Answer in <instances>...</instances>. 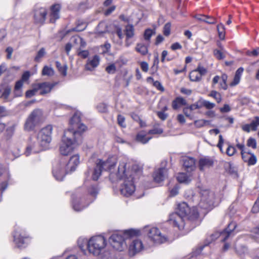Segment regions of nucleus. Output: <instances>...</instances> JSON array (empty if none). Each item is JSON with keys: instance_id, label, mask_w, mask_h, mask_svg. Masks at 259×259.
Instances as JSON below:
<instances>
[{"instance_id": "f257e3e1", "label": "nucleus", "mask_w": 259, "mask_h": 259, "mask_svg": "<svg viewBox=\"0 0 259 259\" xmlns=\"http://www.w3.org/2000/svg\"><path fill=\"white\" fill-rule=\"evenodd\" d=\"M116 162L117 158L115 156L110 157L105 161L98 159L93 171L92 179L94 181H97L103 170L108 171L110 172L109 178L111 181L114 182L122 179L124 180L120 188V193L122 195L128 197L135 191L134 178L128 171L126 159L124 158L120 160L117 169L114 171L113 169Z\"/></svg>"}, {"instance_id": "f03ea898", "label": "nucleus", "mask_w": 259, "mask_h": 259, "mask_svg": "<svg viewBox=\"0 0 259 259\" xmlns=\"http://www.w3.org/2000/svg\"><path fill=\"white\" fill-rule=\"evenodd\" d=\"M70 122L71 127L64 131L60 147V152L63 155H68L82 143V134L87 129L86 126L80 122L77 114H74Z\"/></svg>"}, {"instance_id": "7ed1b4c3", "label": "nucleus", "mask_w": 259, "mask_h": 259, "mask_svg": "<svg viewBox=\"0 0 259 259\" xmlns=\"http://www.w3.org/2000/svg\"><path fill=\"white\" fill-rule=\"evenodd\" d=\"M199 214L195 207L190 208L185 202H182L178 206L177 211L169 215V222L179 229L184 227V218L194 220L198 217Z\"/></svg>"}, {"instance_id": "20e7f679", "label": "nucleus", "mask_w": 259, "mask_h": 259, "mask_svg": "<svg viewBox=\"0 0 259 259\" xmlns=\"http://www.w3.org/2000/svg\"><path fill=\"white\" fill-rule=\"evenodd\" d=\"M79 162V156L76 154L70 157L67 164L64 162L57 163L53 169L54 177L58 181H62L67 173L75 170Z\"/></svg>"}, {"instance_id": "39448f33", "label": "nucleus", "mask_w": 259, "mask_h": 259, "mask_svg": "<svg viewBox=\"0 0 259 259\" xmlns=\"http://www.w3.org/2000/svg\"><path fill=\"white\" fill-rule=\"evenodd\" d=\"M139 231L131 229L125 230L123 233L119 232L113 234L109 238V242L111 246L115 249L122 251L126 247L125 240L137 235Z\"/></svg>"}, {"instance_id": "423d86ee", "label": "nucleus", "mask_w": 259, "mask_h": 259, "mask_svg": "<svg viewBox=\"0 0 259 259\" xmlns=\"http://www.w3.org/2000/svg\"><path fill=\"white\" fill-rule=\"evenodd\" d=\"M106 245V240L103 236H95L88 240V249L90 253L98 256L104 250Z\"/></svg>"}, {"instance_id": "0eeeda50", "label": "nucleus", "mask_w": 259, "mask_h": 259, "mask_svg": "<svg viewBox=\"0 0 259 259\" xmlns=\"http://www.w3.org/2000/svg\"><path fill=\"white\" fill-rule=\"evenodd\" d=\"M53 126L48 125L42 128L37 134V143L43 149L47 148L52 141Z\"/></svg>"}, {"instance_id": "6e6552de", "label": "nucleus", "mask_w": 259, "mask_h": 259, "mask_svg": "<svg viewBox=\"0 0 259 259\" xmlns=\"http://www.w3.org/2000/svg\"><path fill=\"white\" fill-rule=\"evenodd\" d=\"M42 111L41 109H36L29 114L26 120L24 129L26 131H31L40 122L42 119Z\"/></svg>"}, {"instance_id": "1a4fd4ad", "label": "nucleus", "mask_w": 259, "mask_h": 259, "mask_svg": "<svg viewBox=\"0 0 259 259\" xmlns=\"http://www.w3.org/2000/svg\"><path fill=\"white\" fill-rule=\"evenodd\" d=\"M200 194L201 199L199 203V207L205 209H211L214 203V193L208 189H201Z\"/></svg>"}, {"instance_id": "9d476101", "label": "nucleus", "mask_w": 259, "mask_h": 259, "mask_svg": "<svg viewBox=\"0 0 259 259\" xmlns=\"http://www.w3.org/2000/svg\"><path fill=\"white\" fill-rule=\"evenodd\" d=\"M72 200V206L74 210L79 211L87 207L93 200H88L81 194H77L73 195Z\"/></svg>"}, {"instance_id": "9b49d317", "label": "nucleus", "mask_w": 259, "mask_h": 259, "mask_svg": "<svg viewBox=\"0 0 259 259\" xmlns=\"http://www.w3.org/2000/svg\"><path fill=\"white\" fill-rule=\"evenodd\" d=\"M148 235L149 238L155 244H160L165 243L167 241V238L162 235L161 233L157 228H151L148 231Z\"/></svg>"}, {"instance_id": "f8f14e48", "label": "nucleus", "mask_w": 259, "mask_h": 259, "mask_svg": "<svg viewBox=\"0 0 259 259\" xmlns=\"http://www.w3.org/2000/svg\"><path fill=\"white\" fill-rule=\"evenodd\" d=\"M13 237L15 245L17 248L21 249L27 246L28 244L27 242V237L22 235L20 232L15 231Z\"/></svg>"}, {"instance_id": "ddd939ff", "label": "nucleus", "mask_w": 259, "mask_h": 259, "mask_svg": "<svg viewBox=\"0 0 259 259\" xmlns=\"http://www.w3.org/2000/svg\"><path fill=\"white\" fill-rule=\"evenodd\" d=\"M143 244L140 239H133L129 246V253L131 255H134L143 249Z\"/></svg>"}, {"instance_id": "4468645a", "label": "nucleus", "mask_w": 259, "mask_h": 259, "mask_svg": "<svg viewBox=\"0 0 259 259\" xmlns=\"http://www.w3.org/2000/svg\"><path fill=\"white\" fill-rule=\"evenodd\" d=\"M182 162L185 169L191 172L195 169V159L191 157L185 156L182 158Z\"/></svg>"}, {"instance_id": "2eb2a0df", "label": "nucleus", "mask_w": 259, "mask_h": 259, "mask_svg": "<svg viewBox=\"0 0 259 259\" xmlns=\"http://www.w3.org/2000/svg\"><path fill=\"white\" fill-rule=\"evenodd\" d=\"M36 85L38 91H40L39 94L41 95H44L49 93L51 91L52 89L55 86V83H51L48 82H44L42 83H36Z\"/></svg>"}, {"instance_id": "dca6fc26", "label": "nucleus", "mask_w": 259, "mask_h": 259, "mask_svg": "<svg viewBox=\"0 0 259 259\" xmlns=\"http://www.w3.org/2000/svg\"><path fill=\"white\" fill-rule=\"evenodd\" d=\"M259 126V116H255L250 124H245L241 126L242 130L246 133L251 131H255Z\"/></svg>"}, {"instance_id": "f3484780", "label": "nucleus", "mask_w": 259, "mask_h": 259, "mask_svg": "<svg viewBox=\"0 0 259 259\" xmlns=\"http://www.w3.org/2000/svg\"><path fill=\"white\" fill-rule=\"evenodd\" d=\"M100 60V57L98 55H95L92 58L89 59L85 66V69L89 71L94 70L99 65Z\"/></svg>"}, {"instance_id": "a211bd4d", "label": "nucleus", "mask_w": 259, "mask_h": 259, "mask_svg": "<svg viewBox=\"0 0 259 259\" xmlns=\"http://www.w3.org/2000/svg\"><path fill=\"white\" fill-rule=\"evenodd\" d=\"M47 11L46 9L40 8L34 11V18L36 23H42L46 19Z\"/></svg>"}, {"instance_id": "6ab92c4d", "label": "nucleus", "mask_w": 259, "mask_h": 259, "mask_svg": "<svg viewBox=\"0 0 259 259\" xmlns=\"http://www.w3.org/2000/svg\"><path fill=\"white\" fill-rule=\"evenodd\" d=\"M167 176V170L165 168H160L156 170L153 174V179L157 183L163 181Z\"/></svg>"}, {"instance_id": "aec40b11", "label": "nucleus", "mask_w": 259, "mask_h": 259, "mask_svg": "<svg viewBox=\"0 0 259 259\" xmlns=\"http://www.w3.org/2000/svg\"><path fill=\"white\" fill-rule=\"evenodd\" d=\"M242 158L243 161L246 163L248 165H254L256 162V157L254 154L249 152H242Z\"/></svg>"}, {"instance_id": "412c9836", "label": "nucleus", "mask_w": 259, "mask_h": 259, "mask_svg": "<svg viewBox=\"0 0 259 259\" xmlns=\"http://www.w3.org/2000/svg\"><path fill=\"white\" fill-rule=\"evenodd\" d=\"M199 168L202 170L206 168H209L213 164V160L210 157H204L199 160Z\"/></svg>"}, {"instance_id": "4be33fe9", "label": "nucleus", "mask_w": 259, "mask_h": 259, "mask_svg": "<svg viewBox=\"0 0 259 259\" xmlns=\"http://www.w3.org/2000/svg\"><path fill=\"white\" fill-rule=\"evenodd\" d=\"M60 10V6L58 4L54 5L52 6L50 18V21L52 23H54L55 21L59 18Z\"/></svg>"}, {"instance_id": "5701e85b", "label": "nucleus", "mask_w": 259, "mask_h": 259, "mask_svg": "<svg viewBox=\"0 0 259 259\" xmlns=\"http://www.w3.org/2000/svg\"><path fill=\"white\" fill-rule=\"evenodd\" d=\"M237 227V224L235 222H231L229 224L228 227L223 231V233H225V237L222 239V242L225 241L228 237L231 235L232 232L235 230Z\"/></svg>"}, {"instance_id": "b1692460", "label": "nucleus", "mask_w": 259, "mask_h": 259, "mask_svg": "<svg viewBox=\"0 0 259 259\" xmlns=\"http://www.w3.org/2000/svg\"><path fill=\"white\" fill-rule=\"evenodd\" d=\"M243 71L244 69L242 67H240L237 70L233 81L230 84L231 86L233 87L239 83Z\"/></svg>"}, {"instance_id": "393cba45", "label": "nucleus", "mask_w": 259, "mask_h": 259, "mask_svg": "<svg viewBox=\"0 0 259 259\" xmlns=\"http://www.w3.org/2000/svg\"><path fill=\"white\" fill-rule=\"evenodd\" d=\"M197 20L200 21L204 22L208 24H215L216 23L215 19L205 15H199L196 17Z\"/></svg>"}, {"instance_id": "a878e982", "label": "nucleus", "mask_w": 259, "mask_h": 259, "mask_svg": "<svg viewBox=\"0 0 259 259\" xmlns=\"http://www.w3.org/2000/svg\"><path fill=\"white\" fill-rule=\"evenodd\" d=\"M186 104V100L182 97H177L172 102V107L174 109H177L181 105Z\"/></svg>"}, {"instance_id": "bb28decb", "label": "nucleus", "mask_w": 259, "mask_h": 259, "mask_svg": "<svg viewBox=\"0 0 259 259\" xmlns=\"http://www.w3.org/2000/svg\"><path fill=\"white\" fill-rule=\"evenodd\" d=\"M225 233H223V232H215L213 234H212L210 237L209 239H207L206 241L207 243L206 244V245L210 243L211 241H213L217 239L218 238L220 237L221 238V241H222L223 238L225 237Z\"/></svg>"}, {"instance_id": "cd10ccee", "label": "nucleus", "mask_w": 259, "mask_h": 259, "mask_svg": "<svg viewBox=\"0 0 259 259\" xmlns=\"http://www.w3.org/2000/svg\"><path fill=\"white\" fill-rule=\"evenodd\" d=\"M135 50L142 55H146L148 52V47L142 43L137 44Z\"/></svg>"}, {"instance_id": "c85d7f7f", "label": "nucleus", "mask_w": 259, "mask_h": 259, "mask_svg": "<svg viewBox=\"0 0 259 259\" xmlns=\"http://www.w3.org/2000/svg\"><path fill=\"white\" fill-rule=\"evenodd\" d=\"M151 139V137H147L146 135L140 132L138 133L136 136V140L143 144H146Z\"/></svg>"}, {"instance_id": "c756f323", "label": "nucleus", "mask_w": 259, "mask_h": 259, "mask_svg": "<svg viewBox=\"0 0 259 259\" xmlns=\"http://www.w3.org/2000/svg\"><path fill=\"white\" fill-rule=\"evenodd\" d=\"M12 89L10 86H6L3 89V92L1 90V98H3L5 101H8L9 95L11 93Z\"/></svg>"}, {"instance_id": "7c9ffc66", "label": "nucleus", "mask_w": 259, "mask_h": 259, "mask_svg": "<svg viewBox=\"0 0 259 259\" xmlns=\"http://www.w3.org/2000/svg\"><path fill=\"white\" fill-rule=\"evenodd\" d=\"M177 180L180 183H188L190 182L191 179L190 177L186 174L182 172L180 173L177 177Z\"/></svg>"}, {"instance_id": "2f4dec72", "label": "nucleus", "mask_w": 259, "mask_h": 259, "mask_svg": "<svg viewBox=\"0 0 259 259\" xmlns=\"http://www.w3.org/2000/svg\"><path fill=\"white\" fill-rule=\"evenodd\" d=\"M88 240L85 238H80L78 240V245L80 249L85 254L86 252L85 248H88Z\"/></svg>"}, {"instance_id": "473e14b6", "label": "nucleus", "mask_w": 259, "mask_h": 259, "mask_svg": "<svg viewBox=\"0 0 259 259\" xmlns=\"http://www.w3.org/2000/svg\"><path fill=\"white\" fill-rule=\"evenodd\" d=\"M190 79L192 81H199L201 79V74L196 70L192 71L189 74Z\"/></svg>"}, {"instance_id": "72a5a7b5", "label": "nucleus", "mask_w": 259, "mask_h": 259, "mask_svg": "<svg viewBox=\"0 0 259 259\" xmlns=\"http://www.w3.org/2000/svg\"><path fill=\"white\" fill-rule=\"evenodd\" d=\"M56 66L59 72L62 74L63 76H66L67 74V65H62L61 64L59 61L56 62Z\"/></svg>"}, {"instance_id": "f704fd0d", "label": "nucleus", "mask_w": 259, "mask_h": 259, "mask_svg": "<svg viewBox=\"0 0 259 259\" xmlns=\"http://www.w3.org/2000/svg\"><path fill=\"white\" fill-rule=\"evenodd\" d=\"M125 32L126 38H130L134 35V28L132 25H127L125 27Z\"/></svg>"}, {"instance_id": "c9c22d12", "label": "nucleus", "mask_w": 259, "mask_h": 259, "mask_svg": "<svg viewBox=\"0 0 259 259\" xmlns=\"http://www.w3.org/2000/svg\"><path fill=\"white\" fill-rule=\"evenodd\" d=\"M41 74L44 76H51L54 75V71L52 67L45 66L42 69Z\"/></svg>"}, {"instance_id": "e433bc0d", "label": "nucleus", "mask_w": 259, "mask_h": 259, "mask_svg": "<svg viewBox=\"0 0 259 259\" xmlns=\"http://www.w3.org/2000/svg\"><path fill=\"white\" fill-rule=\"evenodd\" d=\"M217 30L220 39H224L225 38V26L223 24L220 23L217 26Z\"/></svg>"}, {"instance_id": "4c0bfd02", "label": "nucleus", "mask_w": 259, "mask_h": 259, "mask_svg": "<svg viewBox=\"0 0 259 259\" xmlns=\"http://www.w3.org/2000/svg\"><path fill=\"white\" fill-rule=\"evenodd\" d=\"M209 96L213 98L218 103L222 101V99L221 94L216 91H212L209 93Z\"/></svg>"}, {"instance_id": "58836bf2", "label": "nucleus", "mask_w": 259, "mask_h": 259, "mask_svg": "<svg viewBox=\"0 0 259 259\" xmlns=\"http://www.w3.org/2000/svg\"><path fill=\"white\" fill-rule=\"evenodd\" d=\"M210 121L204 119L197 120L194 121V125L196 127L200 128L204 126L206 124H209Z\"/></svg>"}, {"instance_id": "ea45409f", "label": "nucleus", "mask_w": 259, "mask_h": 259, "mask_svg": "<svg viewBox=\"0 0 259 259\" xmlns=\"http://www.w3.org/2000/svg\"><path fill=\"white\" fill-rule=\"evenodd\" d=\"M45 54V49L44 48H41L37 52V55L34 58V60L36 62H39L41 58H42Z\"/></svg>"}, {"instance_id": "a19ab883", "label": "nucleus", "mask_w": 259, "mask_h": 259, "mask_svg": "<svg viewBox=\"0 0 259 259\" xmlns=\"http://www.w3.org/2000/svg\"><path fill=\"white\" fill-rule=\"evenodd\" d=\"M106 71L109 74H114L116 70V67L114 63L108 65L105 69Z\"/></svg>"}, {"instance_id": "79ce46f5", "label": "nucleus", "mask_w": 259, "mask_h": 259, "mask_svg": "<svg viewBox=\"0 0 259 259\" xmlns=\"http://www.w3.org/2000/svg\"><path fill=\"white\" fill-rule=\"evenodd\" d=\"M38 91L36 84H34L32 90H28L26 92V97L27 98H31L35 95L36 92Z\"/></svg>"}, {"instance_id": "37998d69", "label": "nucleus", "mask_w": 259, "mask_h": 259, "mask_svg": "<svg viewBox=\"0 0 259 259\" xmlns=\"http://www.w3.org/2000/svg\"><path fill=\"white\" fill-rule=\"evenodd\" d=\"M35 147V145L34 144H32L31 145L28 146L26 148L25 155L26 156H28L31 153L32 151L34 153L37 152V150L34 149Z\"/></svg>"}, {"instance_id": "c03bdc74", "label": "nucleus", "mask_w": 259, "mask_h": 259, "mask_svg": "<svg viewBox=\"0 0 259 259\" xmlns=\"http://www.w3.org/2000/svg\"><path fill=\"white\" fill-rule=\"evenodd\" d=\"M97 109L99 112L105 113L107 111V106L105 103H100L97 105Z\"/></svg>"}, {"instance_id": "a18cd8bd", "label": "nucleus", "mask_w": 259, "mask_h": 259, "mask_svg": "<svg viewBox=\"0 0 259 259\" xmlns=\"http://www.w3.org/2000/svg\"><path fill=\"white\" fill-rule=\"evenodd\" d=\"M202 106L207 109H211L215 107V104L207 100H204L202 103Z\"/></svg>"}, {"instance_id": "49530a36", "label": "nucleus", "mask_w": 259, "mask_h": 259, "mask_svg": "<svg viewBox=\"0 0 259 259\" xmlns=\"http://www.w3.org/2000/svg\"><path fill=\"white\" fill-rule=\"evenodd\" d=\"M154 33V31L151 29H147L145 31L144 38L145 40H150L151 37Z\"/></svg>"}, {"instance_id": "de8ad7c7", "label": "nucleus", "mask_w": 259, "mask_h": 259, "mask_svg": "<svg viewBox=\"0 0 259 259\" xmlns=\"http://www.w3.org/2000/svg\"><path fill=\"white\" fill-rule=\"evenodd\" d=\"M116 34L119 38V40L117 41L116 43L121 45L122 39L123 38V34L122 32V30L120 28H117L116 31Z\"/></svg>"}, {"instance_id": "09e8293b", "label": "nucleus", "mask_w": 259, "mask_h": 259, "mask_svg": "<svg viewBox=\"0 0 259 259\" xmlns=\"http://www.w3.org/2000/svg\"><path fill=\"white\" fill-rule=\"evenodd\" d=\"M106 25L105 22H100L97 28V30L99 33H104L106 30Z\"/></svg>"}, {"instance_id": "8fccbe9b", "label": "nucleus", "mask_w": 259, "mask_h": 259, "mask_svg": "<svg viewBox=\"0 0 259 259\" xmlns=\"http://www.w3.org/2000/svg\"><path fill=\"white\" fill-rule=\"evenodd\" d=\"M247 145L248 147L255 149L256 148V142L255 139L252 138H249L247 140Z\"/></svg>"}, {"instance_id": "3c124183", "label": "nucleus", "mask_w": 259, "mask_h": 259, "mask_svg": "<svg viewBox=\"0 0 259 259\" xmlns=\"http://www.w3.org/2000/svg\"><path fill=\"white\" fill-rule=\"evenodd\" d=\"M89 192L91 196L95 197L98 193V189L97 187L92 186L89 188Z\"/></svg>"}, {"instance_id": "603ef678", "label": "nucleus", "mask_w": 259, "mask_h": 259, "mask_svg": "<svg viewBox=\"0 0 259 259\" xmlns=\"http://www.w3.org/2000/svg\"><path fill=\"white\" fill-rule=\"evenodd\" d=\"M171 25L170 23H167L165 24L163 28V33L165 36H168L170 33Z\"/></svg>"}, {"instance_id": "864d4df0", "label": "nucleus", "mask_w": 259, "mask_h": 259, "mask_svg": "<svg viewBox=\"0 0 259 259\" xmlns=\"http://www.w3.org/2000/svg\"><path fill=\"white\" fill-rule=\"evenodd\" d=\"M89 55V52L87 50H78V55L83 59L87 58Z\"/></svg>"}, {"instance_id": "5fc2aeb1", "label": "nucleus", "mask_w": 259, "mask_h": 259, "mask_svg": "<svg viewBox=\"0 0 259 259\" xmlns=\"http://www.w3.org/2000/svg\"><path fill=\"white\" fill-rule=\"evenodd\" d=\"M162 129L159 127H154L153 129L149 131V134H160L162 133Z\"/></svg>"}, {"instance_id": "6e6d98bb", "label": "nucleus", "mask_w": 259, "mask_h": 259, "mask_svg": "<svg viewBox=\"0 0 259 259\" xmlns=\"http://www.w3.org/2000/svg\"><path fill=\"white\" fill-rule=\"evenodd\" d=\"M117 121L119 125H120L121 127H125V124L124 123L125 118L123 116L118 115L117 117Z\"/></svg>"}, {"instance_id": "4d7b16f0", "label": "nucleus", "mask_w": 259, "mask_h": 259, "mask_svg": "<svg viewBox=\"0 0 259 259\" xmlns=\"http://www.w3.org/2000/svg\"><path fill=\"white\" fill-rule=\"evenodd\" d=\"M236 151L235 148L232 146H229L227 148L226 153L228 155L231 156L234 155Z\"/></svg>"}, {"instance_id": "13d9d810", "label": "nucleus", "mask_w": 259, "mask_h": 259, "mask_svg": "<svg viewBox=\"0 0 259 259\" xmlns=\"http://www.w3.org/2000/svg\"><path fill=\"white\" fill-rule=\"evenodd\" d=\"M71 40L74 45L77 46L79 45L80 42H81V37L79 36H74L71 38Z\"/></svg>"}, {"instance_id": "bf43d9fd", "label": "nucleus", "mask_w": 259, "mask_h": 259, "mask_svg": "<svg viewBox=\"0 0 259 259\" xmlns=\"http://www.w3.org/2000/svg\"><path fill=\"white\" fill-rule=\"evenodd\" d=\"M196 70L199 73H200V74H201V77H202V76L205 75L207 72L206 69L201 66H198Z\"/></svg>"}, {"instance_id": "052dcab7", "label": "nucleus", "mask_w": 259, "mask_h": 259, "mask_svg": "<svg viewBox=\"0 0 259 259\" xmlns=\"http://www.w3.org/2000/svg\"><path fill=\"white\" fill-rule=\"evenodd\" d=\"M23 84V82L22 80H18L16 82L15 86V91L16 92H19L20 89L22 88Z\"/></svg>"}, {"instance_id": "680f3d73", "label": "nucleus", "mask_w": 259, "mask_h": 259, "mask_svg": "<svg viewBox=\"0 0 259 259\" xmlns=\"http://www.w3.org/2000/svg\"><path fill=\"white\" fill-rule=\"evenodd\" d=\"M10 150L15 157H18L20 155V151L19 149L18 148L17 150H15L13 146H11L10 147Z\"/></svg>"}, {"instance_id": "e2e57ef3", "label": "nucleus", "mask_w": 259, "mask_h": 259, "mask_svg": "<svg viewBox=\"0 0 259 259\" xmlns=\"http://www.w3.org/2000/svg\"><path fill=\"white\" fill-rule=\"evenodd\" d=\"M157 115L162 120H165L167 117V114L164 113V111H158L157 112Z\"/></svg>"}, {"instance_id": "0e129e2a", "label": "nucleus", "mask_w": 259, "mask_h": 259, "mask_svg": "<svg viewBox=\"0 0 259 259\" xmlns=\"http://www.w3.org/2000/svg\"><path fill=\"white\" fill-rule=\"evenodd\" d=\"M214 55L219 60L222 59L224 58V56L223 53L218 50L214 51Z\"/></svg>"}, {"instance_id": "69168bd1", "label": "nucleus", "mask_w": 259, "mask_h": 259, "mask_svg": "<svg viewBox=\"0 0 259 259\" xmlns=\"http://www.w3.org/2000/svg\"><path fill=\"white\" fill-rule=\"evenodd\" d=\"M153 85L156 87L158 90L163 91L164 89L161 83L158 81H155L153 82Z\"/></svg>"}, {"instance_id": "338daca9", "label": "nucleus", "mask_w": 259, "mask_h": 259, "mask_svg": "<svg viewBox=\"0 0 259 259\" xmlns=\"http://www.w3.org/2000/svg\"><path fill=\"white\" fill-rule=\"evenodd\" d=\"M179 193V187L177 186H175L170 191L171 196H175Z\"/></svg>"}, {"instance_id": "774afa93", "label": "nucleus", "mask_w": 259, "mask_h": 259, "mask_svg": "<svg viewBox=\"0 0 259 259\" xmlns=\"http://www.w3.org/2000/svg\"><path fill=\"white\" fill-rule=\"evenodd\" d=\"M220 111L222 113L228 112L231 110V108L228 104H225L224 106L220 108Z\"/></svg>"}]
</instances>
